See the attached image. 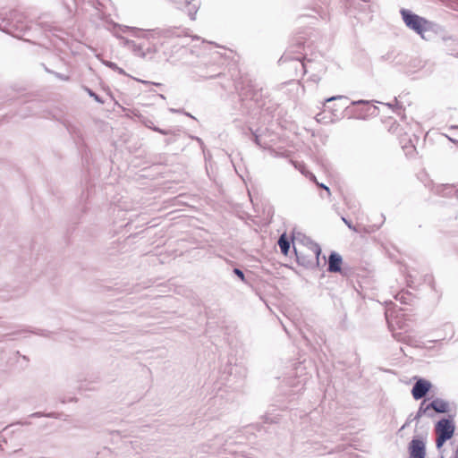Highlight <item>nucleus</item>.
<instances>
[{"label":"nucleus","mask_w":458,"mask_h":458,"mask_svg":"<svg viewBox=\"0 0 458 458\" xmlns=\"http://www.w3.org/2000/svg\"><path fill=\"white\" fill-rule=\"evenodd\" d=\"M321 40L318 31L312 28L306 29L292 38L279 63L294 62V69L300 71L301 75L311 72L307 81L318 84L321 80L320 73L326 71L323 65L314 61L318 54L320 55Z\"/></svg>","instance_id":"nucleus-1"},{"label":"nucleus","mask_w":458,"mask_h":458,"mask_svg":"<svg viewBox=\"0 0 458 458\" xmlns=\"http://www.w3.org/2000/svg\"><path fill=\"white\" fill-rule=\"evenodd\" d=\"M234 89L238 93L241 109L250 114L254 109L263 110L266 106V94L263 89L259 87L248 76H241L233 82Z\"/></svg>","instance_id":"nucleus-2"},{"label":"nucleus","mask_w":458,"mask_h":458,"mask_svg":"<svg viewBox=\"0 0 458 458\" xmlns=\"http://www.w3.org/2000/svg\"><path fill=\"white\" fill-rule=\"evenodd\" d=\"M293 250L299 266L309 269L320 267L321 247L310 237L293 232Z\"/></svg>","instance_id":"nucleus-3"},{"label":"nucleus","mask_w":458,"mask_h":458,"mask_svg":"<svg viewBox=\"0 0 458 458\" xmlns=\"http://www.w3.org/2000/svg\"><path fill=\"white\" fill-rule=\"evenodd\" d=\"M233 359H229L227 363L220 369L217 380V390L221 394L214 397V403L219 398H223V392H227V388L232 391H239L244 382L247 374V369Z\"/></svg>","instance_id":"nucleus-4"},{"label":"nucleus","mask_w":458,"mask_h":458,"mask_svg":"<svg viewBox=\"0 0 458 458\" xmlns=\"http://www.w3.org/2000/svg\"><path fill=\"white\" fill-rule=\"evenodd\" d=\"M400 14L405 26L422 38H426V32H437L440 29L437 23L420 16L409 9L402 8Z\"/></svg>","instance_id":"nucleus-5"},{"label":"nucleus","mask_w":458,"mask_h":458,"mask_svg":"<svg viewBox=\"0 0 458 458\" xmlns=\"http://www.w3.org/2000/svg\"><path fill=\"white\" fill-rule=\"evenodd\" d=\"M2 22L5 24L2 26L0 23V30L17 38H21L28 34L33 28V24L27 20L26 16L17 10H13L6 14L2 19Z\"/></svg>","instance_id":"nucleus-6"},{"label":"nucleus","mask_w":458,"mask_h":458,"mask_svg":"<svg viewBox=\"0 0 458 458\" xmlns=\"http://www.w3.org/2000/svg\"><path fill=\"white\" fill-rule=\"evenodd\" d=\"M453 407L455 411L456 405L454 403H453ZM454 416L455 412L449 414L447 417L441 418L435 424V432L437 434L436 447L440 453L445 443L454 437L455 431Z\"/></svg>","instance_id":"nucleus-7"},{"label":"nucleus","mask_w":458,"mask_h":458,"mask_svg":"<svg viewBox=\"0 0 458 458\" xmlns=\"http://www.w3.org/2000/svg\"><path fill=\"white\" fill-rule=\"evenodd\" d=\"M371 0H347L345 3L346 14L353 16L362 21H369L372 19L371 13L375 12Z\"/></svg>","instance_id":"nucleus-8"},{"label":"nucleus","mask_w":458,"mask_h":458,"mask_svg":"<svg viewBox=\"0 0 458 458\" xmlns=\"http://www.w3.org/2000/svg\"><path fill=\"white\" fill-rule=\"evenodd\" d=\"M183 33L184 30L181 27L168 26L145 30L141 37L146 39H157L160 47H164L170 39L180 38Z\"/></svg>","instance_id":"nucleus-9"},{"label":"nucleus","mask_w":458,"mask_h":458,"mask_svg":"<svg viewBox=\"0 0 458 458\" xmlns=\"http://www.w3.org/2000/svg\"><path fill=\"white\" fill-rule=\"evenodd\" d=\"M327 265V271L329 273H338L344 277H350L352 274V268L344 265L343 257L336 251L332 250L328 258L323 256V266Z\"/></svg>","instance_id":"nucleus-10"},{"label":"nucleus","mask_w":458,"mask_h":458,"mask_svg":"<svg viewBox=\"0 0 458 458\" xmlns=\"http://www.w3.org/2000/svg\"><path fill=\"white\" fill-rule=\"evenodd\" d=\"M325 109H328L334 117L340 118L343 112L349 107V98L345 96H333L325 100Z\"/></svg>","instance_id":"nucleus-11"},{"label":"nucleus","mask_w":458,"mask_h":458,"mask_svg":"<svg viewBox=\"0 0 458 458\" xmlns=\"http://www.w3.org/2000/svg\"><path fill=\"white\" fill-rule=\"evenodd\" d=\"M426 437L416 435L408 444L409 458H424L426 456Z\"/></svg>","instance_id":"nucleus-12"},{"label":"nucleus","mask_w":458,"mask_h":458,"mask_svg":"<svg viewBox=\"0 0 458 458\" xmlns=\"http://www.w3.org/2000/svg\"><path fill=\"white\" fill-rule=\"evenodd\" d=\"M233 442L229 441V437L227 435H217L214 439L210 440V444L208 445V451L210 453H222V452H229L235 453V450L230 448V445Z\"/></svg>","instance_id":"nucleus-13"},{"label":"nucleus","mask_w":458,"mask_h":458,"mask_svg":"<svg viewBox=\"0 0 458 458\" xmlns=\"http://www.w3.org/2000/svg\"><path fill=\"white\" fill-rule=\"evenodd\" d=\"M178 9H183L191 21L196 20V14L201 5L200 0H172Z\"/></svg>","instance_id":"nucleus-14"},{"label":"nucleus","mask_w":458,"mask_h":458,"mask_svg":"<svg viewBox=\"0 0 458 458\" xmlns=\"http://www.w3.org/2000/svg\"><path fill=\"white\" fill-rule=\"evenodd\" d=\"M432 384L425 378H419L412 386L411 394L414 400L424 398L430 391Z\"/></svg>","instance_id":"nucleus-15"},{"label":"nucleus","mask_w":458,"mask_h":458,"mask_svg":"<svg viewBox=\"0 0 458 458\" xmlns=\"http://www.w3.org/2000/svg\"><path fill=\"white\" fill-rule=\"evenodd\" d=\"M423 415H427L429 418H432L434 416V413L428 411L427 405H426V400H423L420 403V407H419L417 412L415 413V415L411 413L407 417L405 423L399 428L398 433L403 431L405 428L409 427L412 421H414V420L418 421Z\"/></svg>","instance_id":"nucleus-16"},{"label":"nucleus","mask_w":458,"mask_h":458,"mask_svg":"<svg viewBox=\"0 0 458 458\" xmlns=\"http://www.w3.org/2000/svg\"><path fill=\"white\" fill-rule=\"evenodd\" d=\"M334 439L331 440H326L327 442L330 443V445H320L319 446L315 447V449L320 454H333L335 451L340 452L344 450L343 445H333V444L338 440L341 439V437L337 434L334 435Z\"/></svg>","instance_id":"nucleus-17"},{"label":"nucleus","mask_w":458,"mask_h":458,"mask_svg":"<svg viewBox=\"0 0 458 458\" xmlns=\"http://www.w3.org/2000/svg\"><path fill=\"white\" fill-rule=\"evenodd\" d=\"M426 405L428 411L434 410L437 413H449L452 411L449 403L441 398H435Z\"/></svg>","instance_id":"nucleus-18"},{"label":"nucleus","mask_w":458,"mask_h":458,"mask_svg":"<svg viewBox=\"0 0 458 458\" xmlns=\"http://www.w3.org/2000/svg\"><path fill=\"white\" fill-rule=\"evenodd\" d=\"M123 47H127L131 53L140 58L145 59L144 44L138 43L134 40L123 38Z\"/></svg>","instance_id":"nucleus-19"},{"label":"nucleus","mask_w":458,"mask_h":458,"mask_svg":"<svg viewBox=\"0 0 458 458\" xmlns=\"http://www.w3.org/2000/svg\"><path fill=\"white\" fill-rule=\"evenodd\" d=\"M350 105H352V106H362L363 107H362L361 111L366 115L377 116L378 114V107L376 106L371 105L370 101H369V100L360 99V100H357V101H352L350 103Z\"/></svg>","instance_id":"nucleus-20"},{"label":"nucleus","mask_w":458,"mask_h":458,"mask_svg":"<svg viewBox=\"0 0 458 458\" xmlns=\"http://www.w3.org/2000/svg\"><path fill=\"white\" fill-rule=\"evenodd\" d=\"M281 253L284 256H288L291 250V245H293V236L288 238L286 233H283L279 236L277 241Z\"/></svg>","instance_id":"nucleus-21"},{"label":"nucleus","mask_w":458,"mask_h":458,"mask_svg":"<svg viewBox=\"0 0 458 458\" xmlns=\"http://www.w3.org/2000/svg\"><path fill=\"white\" fill-rule=\"evenodd\" d=\"M305 15L310 17H316V15H318L322 20H330L328 6H321L317 4L311 9V13H308Z\"/></svg>","instance_id":"nucleus-22"},{"label":"nucleus","mask_w":458,"mask_h":458,"mask_svg":"<svg viewBox=\"0 0 458 458\" xmlns=\"http://www.w3.org/2000/svg\"><path fill=\"white\" fill-rule=\"evenodd\" d=\"M140 121L145 127L151 129L152 131H157L160 134H163V135L173 134V131L171 130H165V129H161V128L156 126L154 124V123L152 122V120L148 117H142Z\"/></svg>","instance_id":"nucleus-23"},{"label":"nucleus","mask_w":458,"mask_h":458,"mask_svg":"<svg viewBox=\"0 0 458 458\" xmlns=\"http://www.w3.org/2000/svg\"><path fill=\"white\" fill-rule=\"evenodd\" d=\"M264 419V424L267 425H272L278 423L281 420V415L276 412V409H272L267 411L265 415L263 416Z\"/></svg>","instance_id":"nucleus-24"},{"label":"nucleus","mask_w":458,"mask_h":458,"mask_svg":"<svg viewBox=\"0 0 458 458\" xmlns=\"http://www.w3.org/2000/svg\"><path fill=\"white\" fill-rule=\"evenodd\" d=\"M445 51L448 55L458 57V43L453 38H445Z\"/></svg>","instance_id":"nucleus-25"},{"label":"nucleus","mask_w":458,"mask_h":458,"mask_svg":"<svg viewBox=\"0 0 458 458\" xmlns=\"http://www.w3.org/2000/svg\"><path fill=\"white\" fill-rule=\"evenodd\" d=\"M394 298L403 304H410L412 301L413 295L408 291L402 290L396 293Z\"/></svg>","instance_id":"nucleus-26"},{"label":"nucleus","mask_w":458,"mask_h":458,"mask_svg":"<svg viewBox=\"0 0 458 458\" xmlns=\"http://www.w3.org/2000/svg\"><path fill=\"white\" fill-rule=\"evenodd\" d=\"M163 47H160L159 43L149 44L148 47H144L145 58H153L154 55L157 53Z\"/></svg>","instance_id":"nucleus-27"},{"label":"nucleus","mask_w":458,"mask_h":458,"mask_svg":"<svg viewBox=\"0 0 458 458\" xmlns=\"http://www.w3.org/2000/svg\"><path fill=\"white\" fill-rule=\"evenodd\" d=\"M405 281L408 287L415 289L420 284V280L416 275H413L410 270L406 269Z\"/></svg>","instance_id":"nucleus-28"},{"label":"nucleus","mask_w":458,"mask_h":458,"mask_svg":"<svg viewBox=\"0 0 458 458\" xmlns=\"http://www.w3.org/2000/svg\"><path fill=\"white\" fill-rule=\"evenodd\" d=\"M200 76L206 80H211L215 78H221L222 76H225L224 72L220 71V67L217 65H213V72H206L203 74H200Z\"/></svg>","instance_id":"nucleus-29"},{"label":"nucleus","mask_w":458,"mask_h":458,"mask_svg":"<svg viewBox=\"0 0 458 458\" xmlns=\"http://www.w3.org/2000/svg\"><path fill=\"white\" fill-rule=\"evenodd\" d=\"M233 275H235L242 283H244L247 285L251 286L250 277L246 276L239 267H233Z\"/></svg>","instance_id":"nucleus-30"},{"label":"nucleus","mask_w":458,"mask_h":458,"mask_svg":"<svg viewBox=\"0 0 458 458\" xmlns=\"http://www.w3.org/2000/svg\"><path fill=\"white\" fill-rule=\"evenodd\" d=\"M103 64L108 68H110L111 70H113L114 72H118L119 74L121 75H123V76H129L126 72L119 67L115 63L112 62V61H103L102 62Z\"/></svg>","instance_id":"nucleus-31"},{"label":"nucleus","mask_w":458,"mask_h":458,"mask_svg":"<svg viewBox=\"0 0 458 458\" xmlns=\"http://www.w3.org/2000/svg\"><path fill=\"white\" fill-rule=\"evenodd\" d=\"M34 106H36V102L35 101L30 102L28 105L24 106L23 107H21L19 110V115L21 117L29 116L30 114L32 112V109H33Z\"/></svg>","instance_id":"nucleus-32"},{"label":"nucleus","mask_w":458,"mask_h":458,"mask_svg":"<svg viewBox=\"0 0 458 458\" xmlns=\"http://www.w3.org/2000/svg\"><path fill=\"white\" fill-rule=\"evenodd\" d=\"M394 106L391 103H386V106H387L389 108H392L396 114L401 115V114L404 112L403 106L398 102L396 98H394Z\"/></svg>","instance_id":"nucleus-33"},{"label":"nucleus","mask_w":458,"mask_h":458,"mask_svg":"<svg viewBox=\"0 0 458 458\" xmlns=\"http://www.w3.org/2000/svg\"><path fill=\"white\" fill-rule=\"evenodd\" d=\"M83 89L90 98H94V100L96 102H98L99 104H104V102H105L104 99L99 95H98L96 92H94L91 89H89L87 86H83Z\"/></svg>","instance_id":"nucleus-34"},{"label":"nucleus","mask_w":458,"mask_h":458,"mask_svg":"<svg viewBox=\"0 0 458 458\" xmlns=\"http://www.w3.org/2000/svg\"><path fill=\"white\" fill-rule=\"evenodd\" d=\"M35 30H38V28L44 31H51L53 29L52 23L48 21H39L38 23L34 25Z\"/></svg>","instance_id":"nucleus-35"},{"label":"nucleus","mask_w":458,"mask_h":458,"mask_svg":"<svg viewBox=\"0 0 458 458\" xmlns=\"http://www.w3.org/2000/svg\"><path fill=\"white\" fill-rule=\"evenodd\" d=\"M250 131H251L252 134L253 142L259 148H266L267 145L261 142L259 135L257 133V131H252V129H250Z\"/></svg>","instance_id":"nucleus-36"},{"label":"nucleus","mask_w":458,"mask_h":458,"mask_svg":"<svg viewBox=\"0 0 458 458\" xmlns=\"http://www.w3.org/2000/svg\"><path fill=\"white\" fill-rule=\"evenodd\" d=\"M30 417H31V418H39V417L58 418V416L55 412L44 413V412H40V411L34 412Z\"/></svg>","instance_id":"nucleus-37"},{"label":"nucleus","mask_w":458,"mask_h":458,"mask_svg":"<svg viewBox=\"0 0 458 458\" xmlns=\"http://www.w3.org/2000/svg\"><path fill=\"white\" fill-rule=\"evenodd\" d=\"M121 30L123 32H131L132 35L139 37V33L141 32V30L136 27H129V26H123L121 27Z\"/></svg>","instance_id":"nucleus-38"},{"label":"nucleus","mask_w":458,"mask_h":458,"mask_svg":"<svg viewBox=\"0 0 458 458\" xmlns=\"http://www.w3.org/2000/svg\"><path fill=\"white\" fill-rule=\"evenodd\" d=\"M305 383H306V377H303L302 379L298 380L296 384L293 385V392H294V393L300 392L301 389H303Z\"/></svg>","instance_id":"nucleus-39"},{"label":"nucleus","mask_w":458,"mask_h":458,"mask_svg":"<svg viewBox=\"0 0 458 458\" xmlns=\"http://www.w3.org/2000/svg\"><path fill=\"white\" fill-rule=\"evenodd\" d=\"M394 51H389L386 55H381L380 59L382 61L393 62L394 59L395 58V56H394Z\"/></svg>","instance_id":"nucleus-40"},{"label":"nucleus","mask_w":458,"mask_h":458,"mask_svg":"<svg viewBox=\"0 0 458 458\" xmlns=\"http://www.w3.org/2000/svg\"><path fill=\"white\" fill-rule=\"evenodd\" d=\"M77 382L79 383V386H77V388L80 391H82V390H93L94 389L93 387H89L88 385L83 384V380L81 377H78Z\"/></svg>","instance_id":"nucleus-41"},{"label":"nucleus","mask_w":458,"mask_h":458,"mask_svg":"<svg viewBox=\"0 0 458 458\" xmlns=\"http://www.w3.org/2000/svg\"><path fill=\"white\" fill-rule=\"evenodd\" d=\"M55 78L64 81H69L71 80V77L69 75H65L57 72H54L53 74Z\"/></svg>","instance_id":"nucleus-42"},{"label":"nucleus","mask_w":458,"mask_h":458,"mask_svg":"<svg viewBox=\"0 0 458 458\" xmlns=\"http://www.w3.org/2000/svg\"><path fill=\"white\" fill-rule=\"evenodd\" d=\"M450 445L453 446V454L450 458H458V444H455V440L452 441Z\"/></svg>","instance_id":"nucleus-43"},{"label":"nucleus","mask_w":458,"mask_h":458,"mask_svg":"<svg viewBox=\"0 0 458 458\" xmlns=\"http://www.w3.org/2000/svg\"><path fill=\"white\" fill-rule=\"evenodd\" d=\"M343 222L348 226L350 230H352L354 232H357L356 227L352 225V221L348 220L344 216H342Z\"/></svg>","instance_id":"nucleus-44"},{"label":"nucleus","mask_w":458,"mask_h":458,"mask_svg":"<svg viewBox=\"0 0 458 458\" xmlns=\"http://www.w3.org/2000/svg\"><path fill=\"white\" fill-rule=\"evenodd\" d=\"M89 4H90L93 8L98 10L99 6L102 5V4L98 0H89Z\"/></svg>","instance_id":"nucleus-45"},{"label":"nucleus","mask_w":458,"mask_h":458,"mask_svg":"<svg viewBox=\"0 0 458 458\" xmlns=\"http://www.w3.org/2000/svg\"><path fill=\"white\" fill-rule=\"evenodd\" d=\"M316 184H317V186H318V187H319V188H321V189H324V190L327 191V196H330V195H331L330 189H329V187H327L326 184H324V183H320V182H316Z\"/></svg>","instance_id":"nucleus-46"},{"label":"nucleus","mask_w":458,"mask_h":458,"mask_svg":"<svg viewBox=\"0 0 458 458\" xmlns=\"http://www.w3.org/2000/svg\"><path fill=\"white\" fill-rule=\"evenodd\" d=\"M31 333L33 334H36V335H43V336H48L49 335L48 334H46L45 330H42V329H38L37 331H30Z\"/></svg>","instance_id":"nucleus-47"},{"label":"nucleus","mask_w":458,"mask_h":458,"mask_svg":"<svg viewBox=\"0 0 458 458\" xmlns=\"http://www.w3.org/2000/svg\"><path fill=\"white\" fill-rule=\"evenodd\" d=\"M306 177H308L311 182H313L315 183H316V182H318L316 176L310 172H308V174H306Z\"/></svg>","instance_id":"nucleus-48"},{"label":"nucleus","mask_w":458,"mask_h":458,"mask_svg":"<svg viewBox=\"0 0 458 458\" xmlns=\"http://www.w3.org/2000/svg\"><path fill=\"white\" fill-rule=\"evenodd\" d=\"M136 81L143 83V84H146V85H148V84H153V85H156V86H161L160 83H154V82H150L148 81H144V80H138V79H135Z\"/></svg>","instance_id":"nucleus-49"},{"label":"nucleus","mask_w":458,"mask_h":458,"mask_svg":"<svg viewBox=\"0 0 458 458\" xmlns=\"http://www.w3.org/2000/svg\"><path fill=\"white\" fill-rule=\"evenodd\" d=\"M295 167H296V168H298L297 165H295ZM299 169H300L301 173L302 174H304L305 176H306V174H308V172H309V171L306 169V167H305V165H301V167H299Z\"/></svg>","instance_id":"nucleus-50"},{"label":"nucleus","mask_w":458,"mask_h":458,"mask_svg":"<svg viewBox=\"0 0 458 458\" xmlns=\"http://www.w3.org/2000/svg\"><path fill=\"white\" fill-rule=\"evenodd\" d=\"M191 139L196 140L200 145V147L204 146V142L199 137L192 136Z\"/></svg>","instance_id":"nucleus-51"},{"label":"nucleus","mask_w":458,"mask_h":458,"mask_svg":"<svg viewBox=\"0 0 458 458\" xmlns=\"http://www.w3.org/2000/svg\"><path fill=\"white\" fill-rule=\"evenodd\" d=\"M445 189L449 191L448 193H451V192L454 191V196L458 199V189L457 190H454L452 187H446Z\"/></svg>","instance_id":"nucleus-52"},{"label":"nucleus","mask_w":458,"mask_h":458,"mask_svg":"<svg viewBox=\"0 0 458 458\" xmlns=\"http://www.w3.org/2000/svg\"><path fill=\"white\" fill-rule=\"evenodd\" d=\"M257 429H258V432H259V433H261V431H264V432L268 431V428H266L264 426H259V425H257Z\"/></svg>","instance_id":"nucleus-53"},{"label":"nucleus","mask_w":458,"mask_h":458,"mask_svg":"<svg viewBox=\"0 0 458 458\" xmlns=\"http://www.w3.org/2000/svg\"><path fill=\"white\" fill-rule=\"evenodd\" d=\"M170 111L172 113H179V114H183V112H184L183 109H174V108H171Z\"/></svg>","instance_id":"nucleus-54"},{"label":"nucleus","mask_w":458,"mask_h":458,"mask_svg":"<svg viewBox=\"0 0 458 458\" xmlns=\"http://www.w3.org/2000/svg\"><path fill=\"white\" fill-rule=\"evenodd\" d=\"M43 67H44V70L47 72V73H50V74H54V72L53 70L49 69L48 67H47L45 64H42Z\"/></svg>","instance_id":"nucleus-55"},{"label":"nucleus","mask_w":458,"mask_h":458,"mask_svg":"<svg viewBox=\"0 0 458 458\" xmlns=\"http://www.w3.org/2000/svg\"><path fill=\"white\" fill-rule=\"evenodd\" d=\"M221 87L224 89H227L228 87H229V83H225V82H221L220 83Z\"/></svg>","instance_id":"nucleus-56"},{"label":"nucleus","mask_w":458,"mask_h":458,"mask_svg":"<svg viewBox=\"0 0 458 458\" xmlns=\"http://www.w3.org/2000/svg\"><path fill=\"white\" fill-rule=\"evenodd\" d=\"M183 114H185L186 116L191 117V119L196 120V118H195L193 115H191L190 113H188V112H186V111H184V112H183Z\"/></svg>","instance_id":"nucleus-57"},{"label":"nucleus","mask_w":458,"mask_h":458,"mask_svg":"<svg viewBox=\"0 0 458 458\" xmlns=\"http://www.w3.org/2000/svg\"><path fill=\"white\" fill-rule=\"evenodd\" d=\"M213 58H214V59H218V58H221V55H219V53H218V52H216V53L214 54V55H213Z\"/></svg>","instance_id":"nucleus-58"},{"label":"nucleus","mask_w":458,"mask_h":458,"mask_svg":"<svg viewBox=\"0 0 458 458\" xmlns=\"http://www.w3.org/2000/svg\"><path fill=\"white\" fill-rule=\"evenodd\" d=\"M265 111L269 113V114H271L272 113V107L271 106H267V107H266Z\"/></svg>","instance_id":"nucleus-59"},{"label":"nucleus","mask_w":458,"mask_h":458,"mask_svg":"<svg viewBox=\"0 0 458 458\" xmlns=\"http://www.w3.org/2000/svg\"><path fill=\"white\" fill-rule=\"evenodd\" d=\"M70 133H73L75 131V129L73 127H68L67 128Z\"/></svg>","instance_id":"nucleus-60"},{"label":"nucleus","mask_w":458,"mask_h":458,"mask_svg":"<svg viewBox=\"0 0 458 458\" xmlns=\"http://www.w3.org/2000/svg\"><path fill=\"white\" fill-rule=\"evenodd\" d=\"M381 216H382L383 220H382L381 224H380L379 225H377V229L381 226V225H382V224L385 222V220H386L385 216H384L383 214H382Z\"/></svg>","instance_id":"nucleus-61"},{"label":"nucleus","mask_w":458,"mask_h":458,"mask_svg":"<svg viewBox=\"0 0 458 458\" xmlns=\"http://www.w3.org/2000/svg\"><path fill=\"white\" fill-rule=\"evenodd\" d=\"M451 129L458 130V125H452V126H451Z\"/></svg>","instance_id":"nucleus-62"},{"label":"nucleus","mask_w":458,"mask_h":458,"mask_svg":"<svg viewBox=\"0 0 458 458\" xmlns=\"http://www.w3.org/2000/svg\"><path fill=\"white\" fill-rule=\"evenodd\" d=\"M60 402H61L62 403H66V400H65L64 398H62V399H60Z\"/></svg>","instance_id":"nucleus-63"},{"label":"nucleus","mask_w":458,"mask_h":458,"mask_svg":"<svg viewBox=\"0 0 458 458\" xmlns=\"http://www.w3.org/2000/svg\"><path fill=\"white\" fill-rule=\"evenodd\" d=\"M165 142H166V144H169L172 142V140L170 139H167V140H165Z\"/></svg>","instance_id":"nucleus-64"}]
</instances>
